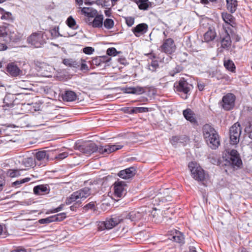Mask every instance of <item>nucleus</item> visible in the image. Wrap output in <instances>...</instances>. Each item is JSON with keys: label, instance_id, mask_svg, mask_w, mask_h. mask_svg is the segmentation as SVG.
Here are the masks:
<instances>
[{"label": "nucleus", "instance_id": "nucleus-1", "mask_svg": "<svg viewBox=\"0 0 252 252\" xmlns=\"http://www.w3.org/2000/svg\"><path fill=\"white\" fill-rule=\"evenodd\" d=\"M123 147V145L118 143L115 144H109L104 146L97 147L95 143H91L86 145L81 146L80 147V150L87 155H91L96 151L101 154L107 155L122 149Z\"/></svg>", "mask_w": 252, "mask_h": 252}, {"label": "nucleus", "instance_id": "nucleus-2", "mask_svg": "<svg viewBox=\"0 0 252 252\" xmlns=\"http://www.w3.org/2000/svg\"><path fill=\"white\" fill-rule=\"evenodd\" d=\"M203 134L208 145L212 149H216L220 145L219 135L213 127L208 124L203 127Z\"/></svg>", "mask_w": 252, "mask_h": 252}, {"label": "nucleus", "instance_id": "nucleus-3", "mask_svg": "<svg viewBox=\"0 0 252 252\" xmlns=\"http://www.w3.org/2000/svg\"><path fill=\"white\" fill-rule=\"evenodd\" d=\"M95 191L93 190L92 186L90 188H84L82 189L73 192L69 197L67 198L65 201L66 204L69 205L74 202H76L77 204H78V206H80L82 200H84L90 195L95 193Z\"/></svg>", "mask_w": 252, "mask_h": 252}, {"label": "nucleus", "instance_id": "nucleus-4", "mask_svg": "<svg viewBox=\"0 0 252 252\" xmlns=\"http://www.w3.org/2000/svg\"><path fill=\"white\" fill-rule=\"evenodd\" d=\"M124 217L121 216H113L111 218H108L104 221L100 222L98 224L99 230L102 231L104 229H110L115 227L116 225L124 220Z\"/></svg>", "mask_w": 252, "mask_h": 252}, {"label": "nucleus", "instance_id": "nucleus-5", "mask_svg": "<svg viewBox=\"0 0 252 252\" xmlns=\"http://www.w3.org/2000/svg\"><path fill=\"white\" fill-rule=\"evenodd\" d=\"M114 197L122 198L126 193L127 185L125 182L118 180L113 185Z\"/></svg>", "mask_w": 252, "mask_h": 252}, {"label": "nucleus", "instance_id": "nucleus-6", "mask_svg": "<svg viewBox=\"0 0 252 252\" xmlns=\"http://www.w3.org/2000/svg\"><path fill=\"white\" fill-rule=\"evenodd\" d=\"M27 42L36 48L41 47L45 42L42 32H34L27 38Z\"/></svg>", "mask_w": 252, "mask_h": 252}, {"label": "nucleus", "instance_id": "nucleus-7", "mask_svg": "<svg viewBox=\"0 0 252 252\" xmlns=\"http://www.w3.org/2000/svg\"><path fill=\"white\" fill-rule=\"evenodd\" d=\"M241 128L238 123L234 124L229 129V137L231 144L235 145L239 141Z\"/></svg>", "mask_w": 252, "mask_h": 252}, {"label": "nucleus", "instance_id": "nucleus-8", "mask_svg": "<svg viewBox=\"0 0 252 252\" xmlns=\"http://www.w3.org/2000/svg\"><path fill=\"white\" fill-rule=\"evenodd\" d=\"M189 168L195 180L201 181L205 179L204 171L200 166H197L195 163L191 162L189 163Z\"/></svg>", "mask_w": 252, "mask_h": 252}, {"label": "nucleus", "instance_id": "nucleus-9", "mask_svg": "<svg viewBox=\"0 0 252 252\" xmlns=\"http://www.w3.org/2000/svg\"><path fill=\"white\" fill-rule=\"evenodd\" d=\"M192 88V86L189 84L183 78L181 79L179 81L176 87V91L177 92H182L184 93V96H183L182 97L184 99H187L188 98V95L189 94V93Z\"/></svg>", "mask_w": 252, "mask_h": 252}, {"label": "nucleus", "instance_id": "nucleus-10", "mask_svg": "<svg viewBox=\"0 0 252 252\" xmlns=\"http://www.w3.org/2000/svg\"><path fill=\"white\" fill-rule=\"evenodd\" d=\"M228 154V161L233 166L240 167L242 162L240 158L239 154L236 150H232L230 152L227 151Z\"/></svg>", "mask_w": 252, "mask_h": 252}, {"label": "nucleus", "instance_id": "nucleus-11", "mask_svg": "<svg viewBox=\"0 0 252 252\" xmlns=\"http://www.w3.org/2000/svg\"><path fill=\"white\" fill-rule=\"evenodd\" d=\"M235 95L231 93L227 94L222 98V107L226 110L231 109L234 106Z\"/></svg>", "mask_w": 252, "mask_h": 252}, {"label": "nucleus", "instance_id": "nucleus-12", "mask_svg": "<svg viewBox=\"0 0 252 252\" xmlns=\"http://www.w3.org/2000/svg\"><path fill=\"white\" fill-rule=\"evenodd\" d=\"M160 48L162 52L171 54L175 50L176 46L174 40L172 38H169L164 40Z\"/></svg>", "mask_w": 252, "mask_h": 252}, {"label": "nucleus", "instance_id": "nucleus-13", "mask_svg": "<svg viewBox=\"0 0 252 252\" xmlns=\"http://www.w3.org/2000/svg\"><path fill=\"white\" fill-rule=\"evenodd\" d=\"M148 29V26L146 24L141 23L133 28L132 29V32L136 37H139L146 33Z\"/></svg>", "mask_w": 252, "mask_h": 252}, {"label": "nucleus", "instance_id": "nucleus-14", "mask_svg": "<svg viewBox=\"0 0 252 252\" xmlns=\"http://www.w3.org/2000/svg\"><path fill=\"white\" fill-rule=\"evenodd\" d=\"M35 160L38 163L37 165H40L43 164V166L45 165L46 162L48 161L49 156L45 151H40L36 153L35 154Z\"/></svg>", "mask_w": 252, "mask_h": 252}, {"label": "nucleus", "instance_id": "nucleus-15", "mask_svg": "<svg viewBox=\"0 0 252 252\" xmlns=\"http://www.w3.org/2000/svg\"><path fill=\"white\" fill-rule=\"evenodd\" d=\"M221 17L225 23V25H223L224 29H226V25H230L232 27H235L236 26L235 19L231 14L226 12H222L221 13Z\"/></svg>", "mask_w": 252, "mask_h": 252}, {"label": "nucleus", "instance_id": "nucleus-16", "mask_svg": "<svg viewBox=\"0 0 252 252\" xmlns=\"http://www.w3.org/2000/svg\"><path fill=\"white\" fill-rule=\"evenodd\" d=\"M6 70L12 76H17L22 73V70L14 63H9L6 67Z\"/></svg>", "mask_w": 252, "mask_h": 252}, {"label": "nucleus", "instance_id": "nucleus-17", "mask_svg": "<svg viewBox=\"0 0 252 252\" xmlns=\"http://www.w3.org/2000/svg\"><path fill=\"white\" fill-rule=\"evenodd\" d=\"M142 216V214L137 211H132L128 213L126 212L121 215V217H125L124 220H129L131 221L139 220Z\"/></svg>", "mask_w": 252, "mask_h": 252}, {"label": "nucleus", "instance_id": "nucleus-18", "mask_svg": "<svg viewBox=\"0 0 252 252\" xmlns=\"http://www.w3.org/2000/svg\"><path fill=\"white\" fill-rule=\"evenodd\" d=\"M135 174V169L134 167H129L120 171L118 175L121 178L127 179L132 177Z\"/></svg>", "mask_w": 252, "mask_h": 252}, {"label": "nucleus", "instance_id": "nucleus-19", "mask_svg": "<svg viewBox=\"0 0 252 252\" xmlns=\"http://www.w3.org/2000/svg\"><path fill=\"white\" fill-rule=\"evenodd\" d=\"M169 239L177 243H183L184 238L183 235L179 231L173 230L171 231Z\"/></svg>", "mask_w": 252, "mask_h": 252}, {"label": "nucleus", "instance_id": "nucleus-20", "mask_svg": "<svg viewBox=\"0 0 252 252\" xmlns=\"http://www.w3.org/2000/svg\"><path fill=\"white\" fill-rule=\"evenodd\" d=\"M21 164L26 167H31L34 165L38 164L35 159L32 157L24 158L21 161Z\"/></svg>", "mask_w": 252, "mask_h": 252}, {"label": "nucleus", "instance_id": "nucleus-21", "mask_svg": "<svg viewBox=\"0 0 252 252\" xmlns=\"http://www.w3.org/2000/svg\"><path fill=\"white\" fill-rule=\"evenodd\" d=\"M183 115L185 118L192 123L196 122L195 114L190 109H187L183 111Z\"/></svg>", "mask_w": 252, "mask_h": 252}, {"label": "nucleus", "instance_id": "nucleus-22", "mask_svg": "<svg viewBox=\"0 0 252 252\" xmlns=\"http://www.w3.org/2000/svg\"><path fill=\"white\" fill-rule=\"evenodd\" d=\"M0 19L2 20H5L8 22H12L14 21V17L12 13L10 12L6 11L3 8H1Z\"/></svg>", "mask_w": 252, "mask_h": 252}, {"label": "nucleus", "instance_id": "nucleus-23", "mask_svg": "<svg viewBox=\"0 0 252 252\" xmlns=\"http://www.w3.org/2000/svg\"><path fill=\"white\" fill-rule=\"evenodd\" d=\"M103 16L102 15H97L94 19L90 25L94 28H100L103 25Z\"/></svg>", "mask_w": 252, "mask_h": 252}, {"label": "nucleus", "instance_id": "nucleus-24", "mask_svg": "<svg viewBox=\"0 0 252 252\" xmlns=\"http://www.w3.org/2000/svg\"><path fill=\"white\" fill-rule=\"evenodd\" d=\"M77 95L75 92L71 91H67L63 95V99L66 101H73L76 100Z\"/></svg>", "mask_w": 252, "mask_h": 252}, {"label": "nucleus", "instance_id": "nucleus-25", "mask_svg": "<svg viewBox=\"0 0 252 252\" xmlns=\"http://www.w3.org/2000/svg\"><path fill=\"white\" fill-rule=\"evenodd\" d=\"M49 189L45 185H39L33 188V192L34 194L37 195H42L46 193H48Z\"/></svg>", "mask_w": 252, "mask_h": 252}, {"label": "nucleus", "instance_id": "nucleus-26", "mask_svg": "<svg viewBox=\"0 0 252 252\" xmlns=\"http://www.w3.org/2000/svg\"><path fill=\"white\" fill-rule=\"evenodd\" d=\"M231 45V40L229 35L227 33L221 41V47L225 50H228Z\"/></svg>", "mask_w": 252, "mask_h": 252}, {"label": "nucleus", "instance_id": "nucleus-27", "mask_svg": "<svg viewBox=\"0 0 252 252\" xmlns=\"http://www.w3.org/2000/svg\"><path fill=\"white\" fill-rule=\"evenodd\" d=\"M227 8L232 13H234L237 9V0H226Z\"/></svg>", "mask_w": 252, "mask_h": 252}, {"label": "nucleus", "instance_id": "nucleus-28", "mask_svg": "<svg viewBox=\"0 0 252 252\" xmlns=\"http://www.w3.org/2000/svg\"><path fill=\"white\" fill-rule=\"evenodd\" d=\"M216 36L214 31L209 30L204 35V39L205 42H208L212 41Z\"/></svg>", "mask_w": 252, "mask_h": 252}, {"label": "nucleus", "instance_id": "nucleus-29", "mask_svg": "<svg viewBox=\"0 0 252 252\" xmlns=\"http://www.w3.org/2000/svg\"><path fill=\"white\" fill-rule=\"evenodd\" d=\"M145 90L144 88L137 86L133 88H129L127 89V93L134 94H140L144 93Z\"/></svg>", "mask_w": 252, "mask_h": 252}, {"label": "nucleus", "instance_id": "nucleus-30", "mask_svg": "<svg viewBox=\"0 0 252 252\" xmlns=\"http://www.w3.org/2000/svg\"><path fill=\"white\" fill-rule=\"evenodd\" d=\"M63 63L69 67H78L79 66V63L71 59H66L63 60Z\"/></svg>", "mask_w": 252, "mask_h": 252}, {"label": "nucleus", "instance_id": "nucleus-31", "mask_svg": "<svg viewBox=\"0 0 252 252\" xmlns=\"http://www.w3.org/2000/svg\"><path fill=\"white\" fill-rule=\"evenodd\" d=\"M137 3L139 9L145 10L149 7L150 2L148 0H138Z\"/></svg>", "mask_w": 252, "mask_h": 252}, {"label": "nucleus", "instance_id": "nucleus-32", "mask_svg": "<svg viewBox=\"0 0 252 252\" xmlns=\"http://www.w3.org/2000/svg\"><path fill=\"white\" fill-rule=\"evenodd\" d=\"M224 66L228 70L231 72H234L235 66L234 63L231 60L224 61Z\"/></svg>", "mask_w": 252, "mask_h": 252}, {"label": "nucleus", "instance_id": "nucleus-33", "mask_svg": "<svg viewBox=\"0 0 252 252\" xmlns=\"http://www.w3.org/2000/svg\"><path fill=\"white\" fill-rule=\"evenodd\" d=\"M103 23L104 27L107 30L112 29L114 26V21L109 18L106 19Z\"/></svg>", "mask_w": 252, "mask_h": 252}, {"label": "nucleus", "instance_id": "nucleus-34", "mask_svg": "<svg viewBox=\"0 0 252 252\" xmlns=\"http://www.w3.org/2000/svg\"><path fill=\"white\" fill-rule=\"evenodd\" d=\"M53 221H61L66 218V214L62 213L52 216Z\"/></svg>", "mask_w": 252, "mask_h": 252}, {"label": "nucleus", "instance_id": "nucleus-35", "mask_svg": "<svg viewBox=\"0 0 252 252\" xmlns=\"http://www.w3.org/2000/svg\"><path fill=\"white\" fill-rule=\"evenodd\" d=\"M66 24L68 26L72 29H76L75 26L76 24L75 20L72 18V16H69L67 20Z\"/></svg>", "mask_w": 252, "mask_h": 252}, {"label": "nucleus", "instance_id": "nucleus-36", "mask_svg": "<svg viewBox=\"0 0 252 252\" xmlns=\"http://www.w3.org/2000/svg\"><path fill=\"white\" fill-rule=\"evenodd\" d=\"M158 63L157 61H152L149 65V69L152 71H155L158 67Z\"/></svg>", "mask_w": 252, "mask_h": 252}, {"label": "nucleus", "instance_id": "nucleus-37", "mask_svg": "<svg viewBox=\"0 0 252 252\" xmlns=\"http://www.w3.org/2000/svg\"><path fill=\"white\" fill-rule=\"evenodd\" d=\"M31 180V178H25L22 180H17L14 182H13L12 183V186H15V187H19L20 186L21 184H23V183H25L26 182H29Z\"/></svg>", "mask_w": 252, "mask_h": 252}, {"label": "nucleus", "instance_id": "nucleus-38", "mask_svg": "<svg viewBox=\"0 0 252 252\" xmlns=\"http://www.w3.org/2000/svg\"><path fill=\"white\" fill-rule=\"evenodd\" d=\"M8 175L12 178L20 176V171L16 169V170H9L7 172Z\"/></svg>", "mask_w": 252, "mask_h": 252}, {"label": "nucleus", "instance_id": "nucleus-39", "mask_svg": "<svg viewBox=\"0 0 252 252\" xmlns=\"http://www.w3.org/2000/svg\"><path fill=\"white\" fill-rule=\"evenodd\" d=\"M7 26L5 25L0 26V37L6 36L7 35Z\"/></svg>", "mask_w": 252, "mask_h": 252}, {"label": "nucleus", "instance_id": "nucleus-40", "mask_svg": "<svg viewBox=\"0 0 252 252\" xmlns=\"http://www.w3.org/2000/svg\"><path fill=\"white\" fill-rule=\"evenodd\" d=\"M119 53L115 48H109L107 50V54L109 56H115Z\"/></svg>", "mask_w": 252, "mask_h": 252}, {"label": "nucleus", "instance_id": "nucleus-41", "mask_svg": "<svg viewBox=\"0 0 252 252\" xmlns=\"http://www.w3.org/2000/svg\"><path fill=\"white\" fill-rule=\"evenodd\" d=\"M38 222L40 224H46V223H49L53 222V219H52V216H51V217H49L47 218L40 219L38 220Z\"/></svg>", "mask_w": 252, "mask_h": 252}, {"label": "nucleus", "instance_id": "nucleus-42", "mask_svg": "<svg viewBox=\"0 0 252 252\" xmlns=\"http://www.w3.org/2000/svg\"><path fill=\"white\" fill-rule=\"evenodd\" d=\"M126 22L128 27H131L134 24V19L132 17H127L126 18Z\"/></svg>", "mask_w": 252, "mask_h": 252}, {"label": "nucleus", "instance_id": "nucleus-43", "mask_svg": "<svg viewBox=\"0 0 252 252\" xmlns=\"http://www.w3.org/2000/svg\"><path fill=\"white\" fill-rule=\"evenodd\" d=\"M94 51V49L91 47H86L83 49V52L86 54L91 55Z\"/></svg>", "mask_w": 252, "mask_h": 252}, {"label": "nucleus", "instance_id": "nucleus-44", "mask_svg": "<svg viewBox=\"0 0 252 252\" xmlns=\"http://www.w3.org/2000/svg\"><path fill=\"white\" fill-rule=\"evenodd\" d=\"M101 62H102V63L104 62V59L98 58L94 59L92 61L93 63L97 66L100 65V63Z\"/></svg>", "mask_w": 252, "mask_h": 252}, {"label": "nucleus", "instance_id": "nucleus-45", "mask_svg": "<svg viewBox=\"0 0 252 252\" xmlns=\"http://www.w3.org/2000/svg\"><path fill=\"white\" fill-rule=\"evenodd\" d=\"M136 112L137 113H143V112H147L149 111V108L147 107H135Z\"/></svg>", "mask_w": 252, "mask_h": 252}, {"label": "nucleus", "instance_id": "nucleus-46", "mask_svg": "<svg viewBox=\"0 0 252 252\" xmlns=\"http://www.w3.org/2000/svg\"><path fill=\"white\" fill-rule=\"evenodd\" d=\"M181 69L179 66H177L173 70L171 71L169 74L171 76H174L175 74L181 71Z\"/></svg>", "mask_w": 252, "mask_h": 252}, {"label": "nucleus", "instance_id": "nucleus-47", "mask_svg": "<svg viewBox=\"0 0 252 252\" xmlns=\"http://www.w3.org/2000/svg\"><path fill=\"white\" fill-rule=\"evenodd\" d=\"M94 207V204L93 202H90V203H88L87 204H86L84 206V209L85 210H88L89 209H92Z\"/></svg>", "mask_w": 252, "mask_h": 252}, {"label": "nucleus", "instance_id": "nucleus-48", "mask_svg": "<svg viewBox=\"0 0 252 252\" xmlns=\"http://www.w3.org/2000/svg\"><path fill=\"white\" fill-rule=\"evenodd\" d=\"M11 252H27L26 250L21 247H18L12 250Z\"/></svg>", "mask_w": 252, "mask_h": 252}, {"label": "nucleus", "instance_id": "nucleus-49", "mask_svg": "<svg viewBox=\"0 0 252 252\" xmlns=\"http://www.w3.org/2000/svg\"><path fill=\"white\" fill-rule=\"evenodd\" d=\"M97 14V11L95 9L91 8V10L90 11V12L88 14L87 16L90 17H95Z\"/></svg>", "mask_w": 252, "mask_h": 252}, {"label": "nucleus", "instance_id": "nucleus-50", "mask_svg": "<svg viewBox=\"0 0 252 252\" xmlns=\"http://www.w3.org/2000/svg\"><path fill=\"white\" fill-rule=\"evenodd\" d=\"M63 205H60L58 207L55 208V209H53L50 211V213H57L60 211H61L63 208Z\"/></svg>", "mask_w": 252, "mask_h": 252}, {"label": "nucleus", "instance_id": "nucleus-51", "mask_svg": "<svg viewBox=\"0 0 252 252\" xmlns=\"http://www.w3.org/2000/svg\"><path fill=\"white\" fill-rule=\"evenodd\" d=\"M67 156H68V153L63 152V153L59 154L58 157H57V158L59 159H63L64 158H65L67 157Z\"/></svg>", "mask_w": 252, "mask_h": 252}, {"label": "nucleus", "instance_id": "nucleus-52", "mask_svg": "<svg viewBox=\"0 0 252 252\" xmlns=\"http://www.w3.org/2000/svg\"><path fill=\"white\" fill-rule=\"evenodd\" d=\"M91 8H92L90 7H83L82 8L81 11L82 13H83L87 16L89 13L90 12V11L91 10Z\"/></svg>", "mask_w": 252, "mask_h": 252}, {"label": "nucleus", "instance_id": "nucleus-53", "mask_svg": "<svg viewBox=\"0 0 252 252\" xmlns=\"http://www.w3.org/2000/svg\"><path fill=\"white\" fill-rule=\"evenodd\" d=\"M4 184V180L2 176H0V190L2 189V187Z\"/></svg>", "mask_w": 252, "mask_h": 252}, {"label": "nucleus", "instance_id": "nucleus-54", "mask_svg": "<svg viewBox=\"0 0 252 252\" xmlns=\"http://www.w3.org/2000/svg\"><path fill=\"white\" fill-rule=\"evenodd\" d=\"M73 203V204L70 206V208L71 210L74 211L79 206H78V204H77L76 202H74Z\"/></svg>", "mask_w": 252, "mask_h": 252}, {"label": "nucleus", "instance_id": "nucleus-55", "mask_svg": "<svg viewBox=\"0 0 252 252\" xmlns=\"http://www.w3.org/2000/svg\"><path fill=\"white\" fill-rule=\"evenodd\" d=\"M8 100V97L6 96L4 99H3V103L5 104V105L7 107H10L12 105V103H8L6 102V101Z\"/></svg>", "mask_w": 252, "mask_h": 252}, {"label": "nucleus", "instance_id": "nucleus-56", "mask_svg": "<svg viewBox=\"0 0 252 252\" xmlns=\"http://www.w3.org/2000/svg\"><path fill=\"white\" fill-rule=\"evenodd\" d=\"M81 70H88L89 69H88V66H87V65L84 63H82L81 64Z\"/></svg>", "mask_w": 252, "mask_h": 252}, {"label": "nucleus", "instance_id": "nucleus-57", "mask_svg": "<svg viewBox=\"0 0 252 252\" xmlns=\"http://www.w3.org/2000/svg\"><path fill=\"white\" fill-rule=\"evenodd\" d=\"M171 196H167L165 197H161V201L162 202L164 201H168L171 200Z\"/></svg>", "mask_w": 252, "mask_h": 252}, {"label": "nucleus", "instance_id": "nucleus-58", "mask_svg": "<svg viewBox=\"0 0 252 252\" xmlns=\"http://www.w3.org/2000/svg\"><path fill=\"white\" fill-rule=\"evenodd\" d=\"M204 85L203 84H198V88L199 91H202L204 89Z\"/></svg>", "mask_w": 252, "mask_h": 252}, {"label": "nucleus", "instance_id": "nucleus-59", "mask_svg": "<svg viewBox=\"0 0 252 252\" xmlns=\"http://www.w3.org/2000/svg\"><path fill=\"white\" fill-rule=\"evenodd\" d=\"M130 114H133V113H137L136 112V108L135 107H133L130 110V112H129Z\"/></svg>", "mask_w": 252, "mask_h": 252}, {"label": "nucleus", "instance_id": "nucleus-60", "mask_svg": "<svg viewBox=\"0 0 252 252\" xmlns=\"http://www.w3.org/2000/svg\"><path fill=\"white\" fill-rule=\"evenodd\" d=\"M75 1L79 5H81L83 4L82 0H75Z\"/></svg>", "mask_w": 252, "mask_h": 252}, {"label": "nucleus", "instance_id": "nucleus-61", "mask_svg": "<svg viewBox=\"0 0 252 252\" xmlns=\"http://www.w3.org/2000/svg\"><path fill=\"white\" fill-rule=\"evenodd\" d=\"M201 3L202 4H207L208 3V0H200Z\"/></svg>", "mask_w": 252, "mask_h": 252}, {"label": "nucleus", "instance_id": "nucleus-62", "mask_svg": "<svg viewBox=\"0 0 252 252\" xmlns=\"http://www.w3.org/2000/svg\"><path fill=\"white\" fill-rule=\"evenodd\" d=\"M2 231H3V227L1 225H0V235L2 234Z\"/></svg>", "mask_w": 252, "mask_h": 252}, {"label": "nucleus", "instance_id": "nucleus-63", "mask_svg": "<svg viewBox=\"0 0 252 252\" xmlns=\"http://www.w3.org/2000/svg\"><path fill=\"white\" fill-rule=\"evenodd\" d=\"M85 4L86 5L92 4V2H85Z\"/></svg>", "mask_w": 252, "mask_h": 252}, {"label": "nucleus", "instance_id": "nucleus-64", "mask_svg": "<svg viewBox=\"0 0 252 252\" xmlns=\"http://www.w3.org/2000/svg\"><path fill=\"white\" fill-rule=\"evenodd\" d=\"M6 0H0V3L5 2Z\"/></svg>", "mask_w": 252, "mask_h": 252}]
</instances>
